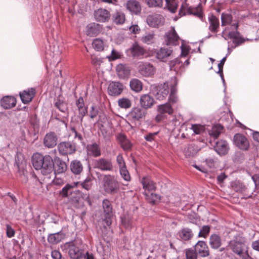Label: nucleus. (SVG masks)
<instances>
[{"instance_id":"58836bf2","label":"nucleus","mask_w":259,"mask_h":259,"mask_svg":"<svg viewBox=\"0 0 259 259\" xmlns=\"http://www.w3.org/2000/svg\"><path fill=\"white\" fill-rule=\"evenodd\" d=\"M158 111L160 114L168 113L171 114L173 112V110L168 104H164L158 106Z\"/></svg>"},{"instance_id":"423d86ee","label":"nucleus","mask_w":259,"mask_h":259,"mask_svg":"<svg viewBox=\"0 0 259 259\" xmlns=\"http://www.w3.org/2000/svg\"><path fill=\"white\" fill-rule=\"evenodd\" d=\"M102 207L104 211V221L107 226H109L112 223L113 217L112 206L108 200L105 199L103 201Z\"/></svg>"},{"instance_id":"b1692460","label":"nucleus","mask_w":259,"mask_h":259,"mask_svg":"<svg viewBox=\"0 0 259 259\" xmlns=\"http://www.w3.org/2000/svg\"><path fill=\"white\" fill-rule=\"evenodd\" d=\"M88 154L94 157H99L101 155V149L99 145L96 143L89 144L87 147Z\"/></svg>"},{"instance_id":"3c124183","label":"nucleus","mask_w":259,"mask_h":259,"mask_svg":"<svg viewBox=\"0 0 259 259\" xmlns=\"http://www.w3.org/2000/svg\"><path fill=\"white\" fill-rule=\"evenodd\" d=\"M146 4L149 7H161L162 0H145Z\"/></svg>"},{"instance_id":"79ce46f5","label":"nucleus","mask_w":259,"mask_h":259,"mask_svg":"<svg viewBox=\"0 0 259 259\" xmlns=\"http://www.w3.org/2000/svg\"><path fill=\"white\" fill-rule=\"evenodd\" d=\"M141 40L143 43L148 45L153 44L155 40V34L153 33L146 34L141 37Z\"/></svg>"},{"instance_id":"c03bdc74","label":"nucleus","mask_w":259,"mask_h":259,"mask_svg":"<svg viewBox=\"0 0 259 259\" xmlns=\"http://www.w3.org/2000/svg\"><path fill=\"white\" fill-rule=\"evenodd\" d=\"M118 105L120 108L127 109L131 107L132 102L128 99L123 98L118 100Z\"/></svg>"},{"instance_id":"ea45409f","label":"nucleus","mask_w":259,"mask_h":259,"mask_svg":"<svg viewBox=\"0 0 259 259\" xmlns=\"http://www.w3.org/2000/svg\"><path fill=\"white\" fill-rule=\"evenodd\" d=\"M76 201L78 203V205L77 206V207L83 206L84 202H87L90 205H91L89 193H82L81 194L80 197H79L78 200H76Z\"/></svg>"},{"instance_id":"2f4dec72","label":"nucleus","mask_w":259,"mask_h":259,"mask_svg":"<svg viewBox=\"0 0 259 259\" xmlns=\"http://www.w3.org/2000/svg\"><path fill=\"white\" fill-rule=\"evenodd\" d=\"M131 89L135 92L138 93L142 90L143 85L142 82L137 78L132 79L130 81Z\"/></svg>"},{"instance_id":"f8f14e48","label":"nucleus","mask_w":259,"mask_h":259,"mask_svg":"<svg viewBox=\"0 0 259 259\" xmlns=\"http://www.w3.org/2000/svg\"><path fill=\"white\" fill-rule=\"evenodd\" d=\"M94 166L104 171H111L113 168L111 161L103 158L96 160Z\"/></svg>"},{"instance_id":"1a4fd4ad","label":"nucleus","mask_w":259,"mask_h":259,"mask_svg":"<svg viewBox=\"0 0 259 259\" xmlns=\"http://www.w3.org/2000/svg\"><path fill=\"white\" fill-rule=\"evenodd\" d=\"M139 73L144 76H151L155 72L154 67L149 63L140 62L138 66Z\"/></svg>"},{"instance_id":"5701e85b","label":"nucleus","mask_w":259,"mask_h":259,"mask_svg":"<svg viewBox=\"0 0 259 259\" xmlns=\"http://www.w3.org/2000/svg\"><path fill=\"white\" fill-rule=\"evenodd\" d=\"M57 140L56 136L51 133L46 135L44 138V143L48 148H53L57 145Z\"/></svg>"},{"instance_id":"de8ad7c7","label":"nucleus","mask_w":259,"mask_h":259,"mask_svg":"<svg viewBox=\"0 0 259 259\" xmlns=\"http://www.w3.org/2000/svg\"><path fill=\"white\" fill-rule=\"evenodd\" d=\"M169 64L171 70L177 71L182 66V62L179 59L176 58L170 61Z\"/></svg>"},{"instance_id":"a878e982","label":"nucleus","mask_w":259,"mask_h":259,"mask_svg":"<svg viewBox=\"0 0 259 259\" xmlns=\"http://www.w3.org/2000/svg\"><path fill=\"white\" fill-rule=\"evenodd\" d=\"M169 88L167 83H164L159 87L158 92L156 94L157 99L162 100L165 99L169 94Z\"/></svg>"},{"instance_id":"f03ea898","label":"nucleus","mask_w":259,"mask_h":259,"mask_svg":"<svg viewBox=\"0 0 259 259\" xmlns=\"http://www.w3.org/2000/svg\"><path fill=\"white\" fill-rule=\"evenodd\" d=\"M229 246L234 253L242 259H249L250 258L248 253L247 247L245 245L243 238L237 237L231 240Z\"/></svg>"},{"instance_id":"4c0bfd02","label":"nucleus","mask_w":259,"mask_h":259,"mask_svg":"<svg viewBox=\"0 0 259 259\" xmlns=\"http://www.w3.org/2000/svg\"><path fill=\"white\" fill-rule=\"evenodd\" d=\"M76 105L78 107L79 114L82 118L87 113V110L84 107L83 99L82 97H80L77 102Z\"/></svg>"},{"instance_id":"aec40b11","label":"nucleus","mask_w":259,"mask_h":259,"mask_svg":"<svg viewBox=\"0 0 259 259\" xmlns=\"http://www.w3.org/2000/svg\"><path fill=\"white\" fill-rule=\"evenodd\" d=\"M179 39V36L177 34L174 27L166 34L165 41L167 45H177Z\"/></svg>"},{"instance_id":"9d476101","label":"nucleus","mask_w":259,"mask_h":259,"mask_svg":"<svg viewBox=\"0 0 259 259\" xmlns=\"http://www.w3.org/2000/svg\"><path fill=\"white\" fill-rule=\"evenodd\" d=\"M146 113V110L137 107L132 108L128 113V117L134 121H139L145 116Z\"/></svg>"},{"instance_id":"c756f323","label":"nucleus","mask_w":259,"mask_h":259,"mask_svg":"<svg viewBox=\"0 0 259 259\" xmlns=\"http://www.w3.org/2000/svg\"><path fill=\"white\" fill-rule=\"evenodd\" d=\"M67 168L66 163L63 161L58 160L56 161L54 165V171L55 173L61 174L64 172Z\"/></svg>"},{"instance_id":"9b49d317","label":"nucleus","mask_w":259,"mask_h":259,"mask_svg":"<svg viewBox=\"0 0 259 259\" xmlns=\"http://www.w3.org/2000/svg\"><path fill=\"white\" fill-rule=\"evenodd\" d=\"M111 14L110 12L103 8H100L95 11L94 17L97 21L106 22L110 20Z\"/></svg>"},{"instance_id":"0eeeda50","label":"nucleus","mask_w":259,"mask_h":259,"mask_svg":"<svg viewBox=\"0 0 259 259\" xmlns=\"http://www.w3.org/2000/svg\"><path fill=\"white\" fill-rule=\"evenodd\" d=\"M234 145L242 150H247L249 147V142L247 138L243 135L237 133L233 137Z\"/></svg>"},{"instance_id":"bb28decb","label":"nucleus","mask_w":259,"mask_h":259,"mask_svg":"<svg viewBox=\"0 0 259 259\" xmlns=\"http://www.w3.org/2000/svg\"><path fill=\"white\" fill-rule=\"evenodd\" d=\"M130 67L125 65L118 64L116 67V72L118 76L120 78L127 77L130 74Z\"/></svg>"},{"instance_id":"e433bc0d","label":"nucleus","mask_w":259,"mask_h":259,"mask_svg":"<svg viewBox=\"0 0 259 259\" xmlns=\"http://www.w3.org/2000/svg\"><path fill=\"white\" fill-rule=\"evenodd\" d=\"M64 238V235L62 233H57L50 234L48 238V241L52 244H56Z\"/></svg>"},{"instance_id":"dca6fc26","label":"nucleus","mask_w":259,"mask_h":259,"mask_svg":"<svg viewBox=\"0 0 259 259\" xmlns=\"http://www.w3.org/2000/svg\"><path fill=\"white\" fill-rule=\"evenodd\" d=\"M123 89V85L118 82H111L108 88L109 94L112 96L120 95Z\"/></svg>"},{"instance_id":"ddd939ff","label":"nucleus","mask_w":259,"mask_h":259,"mask_svg":"<svg viewBox=\"0 0 259 259\" xmlns=\"http://www.w3.org/2000/svg\"><path fill=\"white\" fill-rule=\"evenodd\" d=\"M127 53L133 57H139L145 54L144 48L137 42L134 43L127 50Z\"/></svg>"},{"instance_id":"6e6d98bb","label":"nucleus","mask_w":259,"mask_h":259,"mask_svg":"<svg viewBox=\"0 0 259 259\" xmlns=\"http://www.w3.org/2000/svg\"><path fill=\"white\" fill-rule=\"evenodd\" d=\"M186 255L187 259H197V252L192 249H186Z\"/></svg>"},{"instance_id":"4d7b16f0","label":"nucleus","mask_w":259,"mask_h":259,"mask_svg":"<svg viewBox=\"0 0 259 259\" xmlns=\"http://www.w3.org/2000/svg\"><path fill=\"white\" fill-rule=\"evenodd\" d=\"M228 37L233 39V42L238 44L240 42L239 33L237 31L230 32L228 34Z\"/></svg>"},{"instance_id":"6ab92c4d","label":"nucleus","mask_w":259,"mask_h":259,"mask_svg":"<svg viewBox=\"0 0 259 259\" xmlns=\"http://www.w3.org/2000/svg\"><path fill=\"white\" fill-rule=\"evenodd\" d=\"M126 9L131 13L138 15L141 13V7L140 3L136 0H130L126 3Z\"/></svg>"},{"instance_id":"473e14b6","label":"nucleus","mask_w":259,"mask_h":259,"mask_svg":"<svg viewBox=\"0 0 259 259\" xmlns=\"http://www.w3.org/2000/svg\"><path fill=\"white\" fill-rule=\"evenodd\" d=\"M71 170L75 174H80L83 169V166L81 162L77 160H74L70 164Z\"/></svg>"},{"instance_id":"2eb2a0df","label":"nucleus","mask_w":259,"mask_h":259,"mask_svg":"<svg viewBox=\"0 0 259 259\" xmlns=\"http://www.w3.org/2000/svg\"><path fill=\"white\" fill-rule=\"evenodd\" d=\"M195 250L202 257H206L209 255V251L206 243L202 241H198L195 246Z\"/></svg>"},{"instance_id":"6e6552de","label":"nucleus","mask_w":259,"mask_h":259,"mask_svg":"<svg viewBox=\"0 0 259 259\" xmlns=\"http://www.w3.org/2000/svg\"><path fill=\"white\" fill-rule=\"evenodd\" d=\"M58 149L62 155L72 154L76 151V146L71 142H63L59 144Z\"/></svg>"},{"instance_id":"e2e57ef3","label":"nucleus","mask_w":259,"mask_h":259,"mask_svg":"<svg viewBox=\"0 0 259 259\" xmlns=\"http://www.w3.org/2000/svg\"><path fill=\"white\" fill-rule=\"evenodd\" d=\"M175 93L176 89L173 87L171 88V92L169 98V101L171 103H174L177 101V98L175 95Z\"/></svg>"},{"instance_id":"f257e3e1","label":"nucleus","mask_w":259,"mask_h":259,"mask_svg":"<svg viewBox=\"0 0 259 259\" xmlns=\"http://www.w3.org/2000/svg\"><path fill=\"white\" fill-rule=\"evenodd\" d=\"M32 164L34 167L40 170L41 172L47 175L51 173L53 170V162L51 156H43L40 154H35L32 157Z\"/></svg>"},{"instance_id":"69168bd1","label":"nucleus","mask_w":259,"mask_h":259,"mask_svg":"<svg viewBox=\"0 0 259 259\" xmlns=\"http://www.w3.org/2000/svg\"><path fill=\"white\" fill-rule=\"evenodd\" d=\"M6 233L7 236L9 238L12 237L15 234L14 230L8 224L6 225Z\"/></svg>"},{"instance_id":"bf43d9fd","label":"nucleus","mask_w":259,"mask_h":259,"mask_svg":"<svg viewBox=\"0 0 259 259\" xmlns=\"http://www.w3.org/2000/svg\"><path fill=\"white\" fill-rule=\"evenodd\" d=\"M146 197L149 202L151 203H154L160 199L158 195L152 193H150L149 195L146 194Z\"/></svg>"},{"instance_id":"0e129e2a","label":"nucleus","mask_w":259,"mask_h":259,"mask_svg":"<svg viewBox=\"0 0 259 259\" xmlns=\"http://www.w3.org/2000/svg\"><path fill=\"white\" fill-rule=\"evenodd\" d=\"M117 162L119 166L120 169L125 167V162L124 161L122 156L121 154L117 155L116 157Z\"/></svg>"},{"instance_id":"f3484780","label":"nucleus","mask_w":259,"mask_h":259,"mask_svg":"<svg viewBox=\"0 0 259 259\" xmlns=\"http://www.w3.org/2000/svg\"><path fill=\"white\" fill-rule=\"evenodd\" d=\"M101 31V26L96 23H92L88 24L85 30V34L90 37L97 35Z\"/></svg>"},{"instance_id":"a19ab883","label":"nucleus","mask_w":259,"mask_h":259,"mask_svg":"<svg viewBox=\"0 0 259 259\" xmlns=\"http://www.w3.org/2000/svg\"><path fill=\"white\" fill-rule=\"evenodd\" d=\"M93 47L97 51H102L105 46L104 41L100 38L95 39L92 43Z\"/></svg>"},{"instance_id":"c9c22d12","label":"nucleus","mask_w":259,"mask_h":259,"mask_svg":"<svg viewBox=\"0 0 259 259\" xmlns=\"http://www.w3.org/2000/svg\"><path fill=\"white\" fill-rule=\"evenodd\" d=\"M142 183L143 188L149 191H154L156 189L155 183L147 178H143Z\"/></svg>"},{"instance_id":"603ef678","label":"nucleus","mask_w":259,"mask_h":259,"mask_svg":"<svg viewBox=\"0 0 259 259\" xmlns=\"http://www.w3.org/2000/svg\"><path fill=\"white\" fill-rule=\"evenodd\" d=\"M189 13H190V12L189 9L188 7V5L186 3V0H184L179 11V14L182 16Z\"/></svg>"},{"instance_id":"13d9d810","label":"nucleus","mask_w":259,"mask_h":259,"mask_svg":"<svg viewBox=\"0 0 259 259\" xmlns=\"http://www.w3.org/2000/svg\"><path fill=\"white\" fill-rule=\"evenodd\" d=\"M210 231V227L209 226H204L199 233L198 236L206 238Z\"/></svg>"},{"instance_id":"f704fd0d","label":"nucleus","mask_w":259,"mask_h":259,"mask_svg":"<svg viewBox=\"0 0 259 259\" xmlns=\"http://www.w3.org/2000/svg\"><path fill=\"white\" fill-rule=\"evenodd\" d=\"M179 236L183 240H189L192 237L193 233L190 229L184 228L179 232Z\"/></svg>"},{"instance_id":"052dcab7","label":"nucleus","mask_w":259,"mask_h":259,"mask_svg":"<svg viewBox=\"0 0 259 259\" xmlns=\"http://www.w3.org/2000/svg\"><path fill=\"white\" fill-rule=\"evenodd\" d=\"M120 172L122 176V177L124 179V180L126 181H129L131 180V177L130 174L127 170L126 167L121 168L120 169Z\"/></svg>"},{"instance_id":"5fc2aeb1","label":"nucleus","mask_w":259,"mask_h":259,"mask_svg":"<svg viewBox=\"0 0 259 259\" xmlns=\"http://www.w3.org/2000/svg\"><path fill=\"white\" fill-rule=\"evenodd\" d=\"M191 129L195 134L197 135L201 134L205 131L204 126L200 124H193Z\"/></svg>"},{"instance_id":"338daca9","label":"nucleus","mask_w":259,"mask_h":259,"mask_svg":"<svg viewBox=\"0 0 259 259\" xmlns=\"http://www.w3.org/2000/svg\"><path fill=\"white\" fill-rule=\"evenodd\" d=\"M98 114V110L97 108H95L94 106H92L91 108V110L90 112V117L92 119H94Z\"/></svg>"},{"instance_id":"72a5a7b5","label":"nucleus","mask_w":259,"mask_h":259,"mask_svg":"<svg viewBox=\"0 0 259 259\" xmlns=\"http://www.w3.org/2000/svg\"><path fill=\"white\" fill-rule=\"evenodd\" d=\"M118 140L121 146L124 150H128L132 147L131 142L126 138L125 135L120 134L118 136Z\"/></svg>"},{"instance_id":"412c9836","label":"nucleus","mask_w":259,"mask_h":259,"mask_svg":"<svg viewBox=\"0 0 259 259\" xmlns=\"http://www.w3.org/2000/svg\"><path fill=\"white\" fill-rule=\"evenodd\" d=\"M35 95V90L33 88L28 89L20 93L22 102L27 104L31 101Z\"/></svg>"},{"instance_id":"c85d7f7f","label":"nucleus","mask_w":259,"mask_h":259,"mask_svg":"<svg viewBox=\"0 0 259 259\" xmlns=\"http://www.w3.org/2000/svg\"><path fill=\"white\" fill-rule=\"evenodd\" d=\"M209 244L211 248L217 249L219 248L222 244L221 237L217 234H212L209 238Z\"/></svg>"},{"instance_id":"774afa93","label":"nucleus","mask_w":259,"mask_h":259,"mask_svg":"<svg viewBox=\"0 0 259 259\" xmlns=\"http://www.w3.org/2000/svg\"><path fill=\"white\" fill-rule=\"evenodd\" d=\"M119 53L115 50H112L111 55L110 57H109V58L110 60H114L116 59L119 58Z\"/></svg>"},{"instance_id":"7c9ffc66","label":"nucleus","mask_w":259,"mask_h":259,"mask_svg":"<svg viewBox=\"0 0 259 259\" xmlns=\"http://www.w3.org/2000/svg\"><path fill=\"white\" fill-rule=\"evenodd\" d=\"M125 20V16L124 13L121 11H116L113 15V21L116 24H122Z\"/></svg>"},{"instance_id":"393cba45","label":"nucleus","mask_w":259,"mask_h":259,"mask_svg":"<svg viewBox=\"0 0 259 259\" xmlns=\"http://www.w3.org/2000/svg\"><path fill=\"white\" fill-rule=\"evenodd\" d=\"M16 100L12 96H6L1 100V105L5 109H10L16 106Z\"/></svg>"},{"instance_id":"4be33fe9","label":"nucleus","mask_w":259,"mask_h":259,"mask_svg":"<svg viewBox=\"0 0 259 259\" xmlns=\"http://www.w3.org/2000/svg\"><path fill=\"white\" fill-rule=\"evenodd\" d=\"M215 151L220 155H226L229 150V146L226 141L221 140L216 143Z\"/></svg>"},{"instance_id":"09e8293b","label":"nucleus","mask_w":259,"mask_h":259,"mask_svg":"<svg viewBox=\"0 0 259 259\" xmlns=\"http://www.w3.org/2000/svg\"><path fill=\"white\" fill-rule=\"evenodd\" d=\"M233 188L236 192L245 193L248 190V188L245 185L239 182H236L233 185Z\"/></svg>"},{"instance_id":"a211bd4d","label":"nucleus","mask_w":259,"mask_h":259,"mask_svg":"<svg viewBox=\"0 0 259 259\" xmlns=\"http://www.w3.org/2000/svg\"><path fill=\"white\" fill-rule=\"evenodd\" d=\"M172 53V50L166 48H161L156 52V58L159 60L165 62Z\"/></svg>"},{"instance_id":"a18cd8bd","label":"nucleus","mask_w":259,"mask_h":259,"mask_svg":"<svg viewBox=\"0 0 259 259\" xmlns=\"http://www.w3.org/2000/svg\"><path fill=\"white\" fill-rule=\"evenodd\" d=\"M166 8L172 13H175L178 8V4L176 0H166Z\"/></svg>"},{"instance_id":"8fccbe9b","label":"nucleus","mask_w":259,"mask_h":259,"mask_svg":"<svg viewBox=\"0 0 259 259\" xmlns=\"http://www.w3.org/2000/svg\"><path fill=\"white\" fill-rule=\"evenodd\" d=\"M73 188V186L67 184L60 192V194L63 197H67L71 193V190Z\"/></svg>"},{"instance_id":"20e7f679","label":"nucleus","mask_w":259,"mask_h":259,"mask_svg":"<svg viewBox=\"0 0 259 259\" xmlns=\"http://www.w3.org/2000/svg\"><path fill=\"white\" fill-rule=\"evenodd\" d=\"M68 253L72 259H93L92 254H90L88 252L84 253L82 250L73 244L69 245Z\"/></svg>"},{"instance_id":"680f3d73","label":"nucleus","mask_w":259,"mask_h":259,"mask_svg":"<svg viewBox=\"0 0 259 259\" xmlns=\"http://www.w3.org/2000/svg\"><path fill=\"white\" fill-rule=\"evenodd\" d=\"M91 179L89 178H87L83 182L78 183L82 188H84L87 190H89L91 188V184L90 183Z\"/></svg>"},{"instance_id":"39448f33","label":"nucleus","mask_w":259,"mask_h":259,"mask_svg":"<svg viewBox=\"0 0 259 259\" xmlns=\"http://www.w3.org/2000/svg\"><path fill=\"white\" fill-rule=\"evenodd\" d=\"M164 17L161 14H153L148 15L146 18V23L152 28H158L164 25Z\"/></svg>"},{"instance_id":"cd10ccee","label":"nucleus","mask_w":259,"mask_h":259,"mask_svg":"<svg viewBox=\"0 0 259 259\" xmlns=\"http://www.w3.org/2000/svg\"><path fill=\"white\" fill-rule=\"evenodd\" d=\"M208 21L209 30L213 33L217 32L220 26L219 19L214 15H210L208 16Z\"/></svg>"},{"instance_id":"7ed1b4c3","label":"nucleus","mask_w":259,"mask_h":259,"mask_svg":"<svg viewBox=\"0 0 259 259\" xmlns=\"http://www.w3.org/2000/svg\"><path fill=\"white\" fill-rule=\"evenodd\" d=\"M103 181L104 189L107 193L114 194L119 190V183L114 176L105 175L103 178Z\"/></svg>"},{"instance_id":"49530a36","label":"nucleus","mask_w":259,"mask_h":259,"mask_svg":"<svg viewBox=\"0 0 259 259\" xmlns=\"http://www.w3.org/2000/svg\"><path fill=\"white\" fill-rule=\"evenodd\" d=\"M222 25H231L232 21V17L229 14L223 13L221 15Z\"/></svg>"},{"instance_id":"4468645a","label":"nucleus","mask_w":259,"mask_h":259,"mask_svg":"<svg viewBox=\"0 0 259 259\" xmlns=\"http://www.w3.org/2000/svg\"><path fill=\"white\" fill-rule=\"evenodd\" d=\"M140 104L143 109L146 110L151 108L155 104V101L149 94H144L140 97Z\"/></svg>"},{"instance_id":"37998d69","label":"nucleus","mask_w":259,"mask_h":259,"mask_svg":"<svg viewBox=\"0 0 259 259\" xmlns=\"http://www.w3.org/2000/svg\"><path fill=\"white\" fill-rule=\"evenodd\" d=\"M223 130V126L220 124L215 125L213 126L211 130L209 131V135L214 137L217 138L220 136Z\"/></svg>"},{"instance_id":"864d4df0","label":"nucleus","mask_w":259,"mask_h":259,"mask_svg":"<svg viewBox=\"0 0 259 259\" xmlns=\"http://www.w3.org/2000/svg\"><path fill=\"white\" fill-rule=\"evenodd\" d=\"M197 152V150L195 149L194 146L190 145L185 150V154L186 156H192Z\"/></svg>"}]
</instances>
